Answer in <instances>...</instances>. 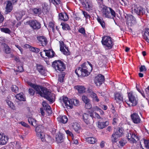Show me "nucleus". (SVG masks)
Masks as SVG:
<instances>
[{
  "mask_svg": "<svg viewBox=\"0 0 149 149\" xmlns=\"http://www.w3.org/2000/svg\"><path fill=\"white\" fill-rule=\"evenodd\" d=\"M28 84L34 88L37 93L41 96L44 97L51 103L53 102L54 101L53 98V94L48 89L42 86L35 85L31 82H29Z\"/></svg>",
  "mask_w": 149,
  "mask_h": 149,
  "instance_id": "nucleus-1",
  "label": "nucleus"
},
{
  "mask_svg": "<svg viewBox=\"0 0 149 149\" xmlns=\"http://www.w3.org/2000/svg\"><path fill=\"white\" fill-rule=\"evenodd\" d=\"M99 7L101 8V11L103 16L109 19H112L116 24H117L115 19L116 14L114 10L102 3H100Z\"/></svg>",
  "mask_w": 149,
  "mask_h": 149,
  "instance_id": "nucleus-2",
  "label": "nucleus"
},
{
  "mask_svg": "<svg viewBox=\"0 0 149 149\" xmlns=\"http://www.w3.org/2000/svg\"><path fill=\"white\" fill-rule=\"evenodd\" d=\"M59 101L62 104L64 103L67 108L72 109L73 105L78 106L79 105V100L75 99H69L66 97L63 96L59 99Z\"/></svg>",
  "mask_w": 149,
  "mask_h": 149,
  "instance_id": "nucleus-3",
  "label": "nucleus"
},
{
  "mask_svg": "<svg viewBox=\"0 0 149 149\" xmlns=\"http://www.w3.org/2000/svg\"><path fill=\"white\" fill-rule=\"evenodd\" d=\"M44 131V127L42 125H39L36 128V132L37 136L40 138L42 142L45 141L47 142H49L51 141V137L48 135H47L45 137Z\"/></svg>",
  "mask_w": 149,
  "mask_h": 149,
  "instance_id": "nucleus-4",
  "label": "nucleus"
},
{
  "mask_svg": "<svg viewBox=\"0 0 149 149\" xmlns=\"http://www.w3.org/2000/svg\"><path fill=\"white\" fill-rule=\"evenodd\" d=\"M86 65V63H84L75 70V72L79 77L87 76L90 74V71Z\"/></svg>",
  "mask_w": 149,
  "mask_h": 149,
  "instance_id": "nucleus-5",
  "label": "nucleus"
},
{
  "mask_svg": "<svg viewBox=\"0 0 149 149\" xmlns=\"http://www.w3.org/2000/svg\"><path fill=\"white\" fill-rule=\"evenodd\" d=\"M52 65L57 72L63 71L65 69V64L63 61L60 60L53 61L52 63Z\"/></svg>",
  "mask_w": 149,
  "mask_h": 149,
  "instance_id": "nucleus-6",
  "label": "nucleus"
},
{
  "mask_svg": "<svg viewBox=\"0 0 149 149\" xmlns=\"http://www.w3.org/2000/svg\"><path fill=\"white\" fill-rule=\"evenodd\" d=\"M101 42L103 45L105 46L109 49H111L113 46L112 39L109 36L103 37Z\"/></svg>",
  "mask_w": 149,
  "mask_h": 149,
  "instance_id": "nucleus-7",
  "label": "nucleus"
},
{
  "mask_svg": "<svg viewBox=\"0 0 149 149\" xmlns=\"http://www.w3.org/2000/svg\"><path fill=\"white\" fill-rule=\"evenodd\" d=\"M125 18L126 23L129 26H132L136 23L135 18L132 15L126 14Z\"/></svg>",
  "mask_w": 149,
  "mask_h": 149,
  "instance_id": "nucleus-8",
  "label": "nucleus"
},
{
  "mask_svg": "<svg viewBox=\"0 0 149 149\" xmlns=\"http://www.w3.org/2000/svg\"><path fill=\"white\" fill-rule=\"evenodd\" d=\"M128 96L129 99V102L130 103L127 102V104L129 106H136L138 103L137 98L136 97V98L132 93H129Z\"/></svg>",
  "mask_w": 149,
  "mask_h": 149,
  "instance_id": "nucleus-9",
  "label": "nucleus"
},
{
  "mask_svg": "<svg viewBox=\"0 0 149 149\" xmlns=\"http://www.w3.org/2000/svg\"><path fill=\"white\" fill-rule=\"evenodd\" d=\"M29 24L34 30H37L41 28V24L36 20H31L29 21Z\"/></svg>",
  "mask_w": 149,
  "mask_h": 149,
  "instance_id": "nucleus-10",
  "label": "nucleus"
},
{
  "mask_svg": "<svg viewBox=\"0 0 149 149\" xmlns=\"http://www.w3.org/2000/svg\"><path fill=\"white\" fill-rule=\"evenodd\" d=\"M123 133L122 129L119 128L116 131L115 133L113 134L112 136V141L113 143L116 142L117 141V139L120 137Z\"/></svg>",
  "mask_w": 149,
  "mask_h": 149,
  "instance_id": "nucleus-11",
  "label": "nucleus"
},
{
  "mask_svg": "<svg viewBox=\"0 0 149 149\" xmlns=\"http://www.w3.org/2000/svg\"><path fill=\"white\" fill-rule=\"evenodd\" d=\"M134 12L137 15H143L145 13V9L141 6L136 5L134 7Z\"/></svg>",
  "mask_w": 149,
  "mask_h": 149,
  "instance_id": "nucleus-12",
  "label": "nucleus"
},
{
  "mask_svg": "<svg viewBox=\"0 0 149 149\" xmlns=\"http://www.w3.org/2000/svg\"><path fill=\"white\" fill-rule=\"evenodd\" d=\"M104 77L103 75L100 74L96 76L95 78V82L97 86H100L104 82Z\"/></svg>",
  "mask_w": 149,
  "mask_h": 149,
  "instance_id": "nucleus-13",
  "label": "nucleus"
},
{
  "mask_svg": "<svg viewBox=\"0 0 149 149\" xmlns=\"http://www.w3.org/2000/svg\"><path fill=\"white\" fill-rule=\"evenodd\" d=\"M38 41V43L41 45L42 46H46L48 42L47 38L43 36H39L37 37Z\"/></svg>",
  "mask_w": 149,
  "mask_h": 149,
  "instance_id": "nucleus-14",
  "label": "nucleus"
},
{
  "mask_svg": "<svg viewBox=\"0 0 149 149\" xmlns=\"http://www.w3.org/2000/svg\"><path fill=\"white\" fill-rule=\"evenodd\" d=\"M9 139L7 136L5 135L4 134H1L0 133V145H4L6 144L8 142Z\"/></svg>",
  "mask_w": 149,
  "mask_h": 149,
  "instance_id": "nucleus-15",
  "label": "nucleus"
},
{
  "mask_svg": "<svg viewBox=\"0 0 149 149\" xmlns=\"http://www.w3.org/2000/svg\"><path fill=\"white\" fill-rule=\"evenodd\" d=\"M133 122L135 124H139L141 122V119L139 115L136 113H134L131 115Z\"/></svg>",
  "mask_w": 149,
  "mask_h": 149,
  "instance_id": "nucleus-16",
  "label": "nucleus"
},
{
  "mask_svg": "<svg viewBox=\"0 0 149 149\" xmlns=\"http://www.w3.org/2000/svg\"><path fill=\"white\" fill-rule=\"evenodd\" d=\"M13 4L10 1H6V5L5 8V13L7 14L11 12L13 8Z\"/></svg>",
  "mask_w": 149,
  "mask_h": 149,
  "instance_id": "nucleus-17",
  "label": "nucleus"
},
{
  "mask_svg": "<svg viewBox=\"0 0 149 149\" xmlns=\"http://www.w3.org/2000/svg\"><path fill=\"white\" fill-rule=\"evenodd\" d=\"M115 99L117 103L119 104L123 102V96L121 93L119 92L115 93Z\"/></svg>",
  "mask_w": 149,
  "mask_h": 149,
  "instance_id": "nucleus-18",
  "label": "nucleus"
},
{
  "mask_svg": "<svg viewBox=\"0 0 149 149\" xmlns=\"http://www.w3.org/2000/svg\"><path fill=\"white\" fill-rule=\"evenodd\" d=\"M36 67L37 70L41 75L44 76L46 75V70L43 66L41 65L37 64Z\"/></svg>",
  "mask_w": 149,
  "mask_h": 149,
  "instance_id": "nucleus-19",
  "label": "nucleus"
},
{
  "mask_svg": "<svg viewBox=\"0 0 149 149\" xmlns=\"http://www.w3.org/2000/svg\"><path fill=\"white\" fill-rule=\"evenodd\" d=\"M127 136L128 140L133 143L135 141V138H137L135 134L130 131L128 133Z\"/></svg>",
  "mask_w": 149,
  "mask_h": 149,
  "instance_id": "nucleus-20",
  "label": "nucleus"
},
{
  "mask_svg": "<svg viewBox=\"0 0 149 149\" xmlns=\"http://www.w3.org/2000/svg\"><path fill=\"white\" fill-rule=\"evenodd\" d=\"M89 115L86 113H84L83 115L82 118L84 122L87 125L90 124L92 122L89 118Z\"/></svg>",
  "mask_w": 149,
  "mask_h": 149,
  "instance_id": "nucleus-21",
  "label": "nucleus"
},
{
  "mask_svg": "<svg viewBox=\"0 0 149 149\" xmlns=\"http://www.w3.org/2000/svg\"><path fill=\"white\" fill-rule=\"evenodd\" d=\"M59 42L60 47V51L65 55H69V52H67L64 49V47H65V45L63 42L62 41H59Z\"/></svg>",
  "mask_w": 149,
  "mask_h": 149,
  "instance_id": "nucleus-22",
  "label": "nucleus"
},
{
  "mask_svg": "<svg viewBox=\"0 0 149 149\" xmlns=\"http://www.w3.org/2000/svg\"><path fill=\"white\" fill-rule=\"evenodd\" d=\"M59 122L63 124H65L68 121V119L67 116L65 115L59 116L57 118Z\"/></svg>",
  "mask_w": 149,
  "mask_h": 149,
  "instance_id": "nucleus-23",
  "label": "nucleus"
},
{
  "mask_svg": "<svg viewBox=\"0 0 149 149\" xmlns=\"http://www.w3.org/2000/svg\"><path fill=\"white\" fill-rule=\"evenodd\" d=\"M44 55H45L49 58H52L54 55L55 53L52 50H44Z\"/></svg>",
  "mask_w": 149,
  "mask_h": 149,
  "instance_id": "nucleus-24",
  "label": "nucleus"
},
{
  "mask_svg": "<svg viewBox=\"0 0 149 149\" xmlns=\"http://www.w3.org/2000/svg\"><path fill=\"white\" fill-rule=\"evenodd\" d=\"M42 106L45 110H46L48 113L49 114L52 113V111L50 107L48 104L45 101L42 102Z\"/></svg>",
  "mask_w": 149,
  "mask_h": 149,
  "instance_id": "nucleus-25",
  "label": "nucleus"
},
{
  "mask_svg": "<svg viewBox=\"0 0 149 149\" xmlns=\"http://www.w3.org/2000/svg\"><path fill=\"white\" fill-rule=\"evenodd\" d=\"M89 94L92 98L93 101L97 102H98L99 101V99L98 98L96 94L94 93L93 91H89Z\"/></svg>",
  "mask_w": 149,
  "mask_h": 149,
  "instance_id": "nucleus-26",
  "label": "nucleus"
},
{
  "mask_svg": "<svg viewBox=\"0 0 149 149\" xmlns=\"http://www.w3.org/2000/svg\"><path fill=\"white\" fill-rule=\"evenodd\" d=\"M59 16L61 20L65 21L68 19V16L66 13H60L59 14Z\"/></svg>",
  "mask_w": 149,
  "mask_h": 149,
  "instance_id": "nucleus-27",
  "label": "nucleus"
},
{
  "mask_svg": "<svg viewBox=\"0 0 149 149\" xmlns=\"http://www.w3.org/2000/svg\"><path fill=\"white\" fill-rule=\"evenodd\" d=\"M109 124V122L108 121L101 122H99L98 124V127L99 128L102 129L107 127Z\"/></svg>",
  "mask_w": 149,
  "mask_h": 149,
  "instance_id": "nucleus-28",
  "label": "nucleus"
},
{
  "mask_svg": "<svg viewBox=\"0 0 149 149\" xmlns=\"http://www.w3.org/2000/svg\"><path fill=\"white\" fill-rule=\"evenodd\" d=\"M56 139L57 143H61L63 141V136L62 134H59L56 135Z\"/></svg>",
  "mask_w": 149,
  "mask_h": 149,
  "instance_id": "nucleus-29",
  "label": "nucleus"
},
{
  "mask_svg": "<svg viewBox=\"0 0 149 149\" xmlns=\"http://www.w3.org/2000/svg\"><path fill=\"white\" fill-rule=\"evenodd\" d=\"M72 128L76 132H78L80 130V126L77 123L75 122L72 124Z\"/></svg>",
  "mask_w": 149,
  "mask_h": 149,
  "instance_id": "nucleus-30",
  "label": "nucleus"
},
{
  "mask_svg": "<svg viewBox=\"0 0 149 149\" xmlns=\"http://www.w3.org/2000/svg\"><path fill=\"white\" fill-rule=\"evenodd\" d=\"M28 120L29 124L34 126H36L37 124V121L31 117H29Z\"/></svg>",
  "mask_w": 149,
  "mask_h": 149,
  "instance_id": "nucleus-31",
  "label": "nucleus"
},
{
  "mask_svg": "<svg viewBox=\"0 0 149 149\" xmlns=\"http://www.w3.org/2000/svg\"><path fill=\"white\" fill-rule=\"evenodd\" d=\"M22 94L23 93H22L17 94L15 96L16 98L20 101H25V99Z\"/></svg>",
  "mask_w": 149,
  "mask_h": 149,
  "instance_id": "nucleus-32",
  "label": "nucleus"
},
{
  "mask_svg": "<svg viewBox=\"0 0 149 149\" xmlns=\"http://www.w3.org/2000/svg\"><path fill=\"white\" fill-rule=\"evenodd\" d=\"M86 140L90 144H94L97 141L96 139L93 137H89L86 138Z\"/></svg>",
  "mask_w": 149,
  "mask_h": 149,
  "instance_id": "nucleus-33",
  "label": "nucleus"
},
{
  "mask_svg": "<svg viewBox=\"0 0 149 149\" xmlns=\"http://www.w3.org/2000/svg\"><path fill=\"white\" fill-rule=\"evenodd\" d=\"M34 13L36 14L39 15H40L42 12H43L42 9L40 8H36L33 9Z\"/></svg>",
  "mask_w": 149,
  "mask_h": 149,
  "instance_id": "nucleus-34",
  "label": "nucleus"
},
{
  "mask_svg": "<svg viewBox=\"0 0 149 149\" xmlns=\"http://www.w3.org/2000/svg\"><path fill=\"white\" fill-rule=\"evenodd\" d=\"M84 7H85L88 10H92L93 7V4L88 2H87L84 3Z\"/></svg>",
  "mask_w": 149,
  "mask_h": 149,
  "instance_id": "nucleus-35",
  "label": "nucleus"
},
{
  "mask_svg": "<svg viewBox=\"0 0 149 149\" xmlns=\"http://www.w3.org/2000/svg\"><path fill=\"white\" fill-rule=\"evenodd\" d=\"M97 20L103 28L105 27V23L102 19H101L99 17H98L97 18Z\"/></svg>",
  "mask_w": 149,
  "mask_h": 149,
  "instance_id": "nucleus-36",
  "label": "nucleus"
},
{
  "mask_svg": "<svg viewBox=\"0 0 149 149\" xmlns=\"http://www.w3.org/2000/svg\"><path fill=\"white\" fill-rule=\"evenodd\" d=\"M0 30L2 32L10 34L11 33V31L8 28H0Z\"/></svg>",
  "mask_w": 149,
  "mask_h": 149,
  "instance_id": "nucleus-37",
  "label": "nucleus"
},
{
  "mask_svg": "<svg viewBox=\"0 0 149 149\" xmlns=\"http://www.w3.org/2000/svg\"><path fill=\"white\" fill-rule=\"evenodd\" d=\"M4 47L5 48V52L7 54L10 53V48L7 45L4 43Z\"/></svg>",
  "mask_w": 149,
  "mask_h": 149,
  "instance_id": "nucleus-38",
  "label": "nucleus"
},
{
  "mask_svg": "<svg viewBox=\"0 0 149 149\" xmlns=\"http://www.w3.org/2000/svg\"><path fill=\"white\" fill-rule=\"evenodd\" d=\"M79 92L80 93H82L85 91V88L83 86H79L77 87V88Z\"/></svg>",
  "mask_w": 149,
  "mask_h": 149,
  "instance_id": "nucleus-39",
  "label": "nucleus"
},
{
  "mask_svg": "<svg viewBox=\"0 0 149 149\" xmlns=\"http://www.w3.org/2000/svg\"><path fill=\"white\" fill-rule=\"evenodd\" d=\"M65 76V74L64 73H61L60 75L59 76L58 78V81L60 82H63L64 81V78Z\"/></svg>",
  "mask_w": 149,
  "mask_h": 149,
  "instance_id": "nucleus-40",
  "label": "nucleus"
},
{
  "mask_svg": "<svg viewBox=\"0 0 149 149\" xmlns=\"http://www.w3.org/2000/svg\"><path fill=\"white\" fill-rule=\"evenodd\" d=\"M42 9L43 12H46L47 10V6L48 5L45 2L43 3L42 4Z\"/></svg>",
  "mask_w": 149,
  "mask_h": 149,
  "instance_id": "nucleus-41",
  "label": "nucleus"
},
{
  "mask_svg": "<svg viewBox=\"0 0 149 149\" xmlns=\"http://www.w3.org/2000/svg\"><path fill=\"white\" fill-rule=\"evenodd\" d=\"M6 103L8 104V105L9 107L13 109H15V107L13 103L11 101L8 100H6Z\"/></svg>",
  "mask_w": 149,
  "mask_h": 149,
  "instance_id": "nucleus-42",
  "label": "nucleus"
},
{
  "mask_svg": "<svg viewBox=\"0 0 149 149\" xmlns=\"http://www.w3.org/2000/svg\"><path fill=\"white\" fill-rule=\"evenodd\" d=\"M61 24L62 25V29H63L66 30L70 29V26L67 24L62 23Z\"/></svg>",
  "mask_w": 149,
  "mask_h": 149,
  "instance_id": "nucleus-43",
  "label": "nucleus"
},
{
  "mask_svg": "<svg viewBox=\"0 0 149 149\" xmlns=\"http://www.w3.org/2000/svg\"><path fill=\"white\" fill-rule=\"evenodd\" d=\"M90 116L92 118H93L94 116V117L96 118H97L99 119L101 118V117L96 112H95L94 113H90Z\"/></svg>",
  "mask_w": 149,
  "mask_h": 149,
  "instance_id": "nucleus-44",
  "label": "nucleus"
},
{
  "mask_svg": "<svg viewBox=\"0 0 149 149\" xmlns=\"http://www.w3.org/2000/svg\"><path fill=\"white\" fill-rule=\"evenodd\" d=\"M11 88L13 92L15 93H17L18 92V88L16 85H13Z\"/></svg>",
  "mask_w": 149,
  "mask_h": 149,
  "instance_id": "nucleus-45",
  "label": "nucleus"
},
{
  "mask_svg": "<svg viewBox=\"0 0 149 149\" xmlns=\"http://www.w3.org/2000/svg\"><path fill=\"white\" fill-rule=\"evenodd\" d=\"M84 17L86 18V20L88 19H89L90 18V15L88 13L84 11H82Z\"/></svg>",
  "mask_w": 149,
  "mask_h": 149,
  "instance_id": "nucleus-46",
  "label": "nucleus"
},
{
  "mask_svg": "<svg viewBox=\"0 0 149 149\" xmlns=\"http://www.w3.org/2000/svg\"><path fill=\"white\" fill-rule=\"evenodd\" d=\"M30 50L33 52L38 53L40 51V49L33 47H30Z\"/></svg>",
  "mask_w": 149,
  "mask_h": 149,
  "instance_id": "nucleus-47",
  "label": "nucleus"
},
{
  "mask_svg": "<svg viewBox=\"0 0 149 149\" xmlns=\"http://www.w3.org/2000/svg\"><path fill=\"white\" fill-rule=\"evenodd\" d=\"M144 143L146 148L149 149V140L144 139Z\"/></svg>",
  "mask_w": 149,
  "mask_h": 149,
  "instance_id": "nucleus-48",
  "label": "nucleus"
},
{
  "mask_svg": "<svg viewBox=\"0 0 149 149\" xmlns=\"http://www.w3.org/2000/svg\"><path fill=\"white\" fill-rule=\"evenodd\" d=\"M82 99V100L85 103L88 102H90V100L86 96H83Z\"/></svg>",
  "mask_w": 149,
  "mask_h": 149,
  "instance_id": "nucleus-49",
  "label": "nucleus"
},
{
  "mask_svg": "<svg viewBox=\"0 0 149 149\" xmlns=\"http://www.w3.org/2000/svg\"><path fill=\"white\" fill-rule=\"evenodd\" d=\"M49 1L50 2L52 3L55 5H58L61 2L60 0H49Z\"/></svg>",
  "mask_w": 149,
  "mask_h": 149,
  "instance_id": "nucleus-50",
  "label": "nucleus"
},
{
  "mask_svg": "<svg viewBox=\"0 0 149 149\" xmlns=\"http://www.w3.org/2000/svg\"><path fill=\"white\" fill-rule=\"evenodd\" d=\"M119 117L117 115H115L114 116L113 119V124H116L118 120Z\"/></svg>",
  "mask_w": 149,
  "mask_h": 149,
  "instance_id": "nucleus-51",
  "label": "nucleus"
},
{
  "mask_svg": "<svg viewBox=\"0 0 149 149\" xmlns=\"http://www.w3.org/2000/svg\"><path fill=\"white\" fill-rule=\"evenodd\" d=\"M85 107L86 109H89L91 108L92 105L90 103V102H88L85 103Z\"/></svg>",
  "mask_w": 149,
  "mask_h": 149,
  "instance_id": "nucleus-52",
  "label": "nucleus"
},
{
  "mask_svg": "<svg viewBox=\"0 0 149 149\" xmlns=\"http://www.w3.org/2000/svg\"><path fill=\"white\" fill-rule=\"evenodd\" d=\"M137 90L142 95L144 98H146V99H147V98L146 97V96L145 95V94L144 93V92L143 91L141 90L139 88H137Z\"/></svg>",
  "mask_w": 149,
  "mask_h": 149,
  "instance_id": "nucleus-53",
  "label": "nucleus"
},
{
  "mask_svg": "<svg viewBox=\"0 0 149 149\" xmlns=\"http://www.w3.org/2000/svg\"><path fill=\"white\" fill-rule=\"evenodd\" d=\"M49 26L52 29V31L54 32V23L52 22H49Z\"/></svg>",
  "mask_w": 149,
  "mask_h": 149,
  "instance_id": "nucleus-54",
  "label": "nucleus"
},
{
  "mask_svg": "<svg viewBox=\"0 0 149 149\" xmlns=\"http://www.w3.org/2000/svg\"><path fill=\"white\" fill-rule=\"evenodd\" d=\"M29 93L31 95L33 96L35 94V91L32 88H29Z\"/></svg>",
  "mask_w": 149,
  "mask_h": 149,
  "instance_id": "nucleus-55",
  "label": "nucleus"
},
{
  "mask_svg": "<svg viewBox=\"0 0 149 149\" xmlns=\"http://www.w3.org/2000/svg\"><path fill=\"white\" fill-rule=\"evenodd\" d=\"M24 70V69L23 67L22 66H19L17 67V71L19 72H22Z\"/></svg>",
  "mask_w": 149,
  "mask_h": 149,
  "instance_id": "nucleus-56",
  "label": "nucleus"
},
{
  "mask_svg": "<svg viewBox=\"0 0 149 149\" xmlns=\"http://www.w3.org/2000/svg\"><path fill=\"white\" fill-rule=\"evenodd\" d=\"M79 32L83 34H85V30L84 29L83 27L81 28L78 30Z\"/></svg>",
  "mask_w": 149,
  "mask_h": 149,
  "instance_id": "nucleus-57",
  "label": "nucleus"
},
{
  "mask_svg": "<svg viewBox=\"0 0 149 149\" xmlns=\"http://www.w3.org/2000/svg\"><path fill=\"white\" fill-rule=\"evenodd\" d=\"M147 70L146 67L145 65H142L141 67L140 68V71L141 72H143V71H146Z\"/></svg>",
  "mask_w": 149,
  "mask_h": 149,
  "instance_id": "nucleus-58",
  "label": "nucleus"
},
{
  "mask_svg": "<svg viewBox=\"0 0 149 149\" xmlns=\"http://www.w3.org/2000/svg\"><path fill=\"white\" fill-rule=\"evenodd\" d=\"M119 143L120 145L123 146L125 145L126 142L125 140L122 139L119 141Z\"/></svg>",
  "mask_w": 149,
  "mask_h": 149,
  "instance_id": "nucleus-59",
  "label": "nucleus"
},
{
  "mask_svg": "<svg viewBox=\"0 0 149 149\" xmlns=\"http://www.w3.org/2000/svg\"><path fill=\"white\" fill-rule=\"evenodd\" d=\"M146 95L147 97H149V86L145 89Z\"/></svg>",
  "mask_w": 149,
  "mask_h": 149,
  "instance_id": "nucleus-60",
  "label": "nucleus"
},
{
  "mask_svg": "<svg viewBox=\"0 0 149 149\" xmlns=\"http://www.w3.org/2000/svg\"><path fill=\"white\" fill-rule=\"evenodd\" d=\"M15 144V148L16 149H20V146L19 142L16 141Z\"/></svg>",
  "mask_w": 149,
  "mask_h": 149,
  "instance_id": "nucleus-61",
  "label": "nucleus"
},
{
  "mask_svg": "<svg viewBox=\"0 0 149 149\" xmlns=\"http://www.w3.org/2000/svg\"><path fill=\"white\" fill-rule=\"evenodd\" d=\"M66 134L71 136H73V134L69 130H67L65 131Z\"/></svg>",
  "mask_w": 149,
  "mask_h": 149,
  "instance_id": "nucleus-62",
  "label": "nucleus"
},
{
  "mask_svg": "<svg viewBox=\"0 0 149 149\" xmlns=\"http://www.w3.org/2000/svg\"><path fill=\"white\" fill-rule=\"evenodd\" d=\"M18 0H10V2L13 5H15L17 4Z\"/></svg>",
  "mask_w": 149,
  "mask_h": 149,
  "instance_id": "nucleus-63",
  "label": "nucleus"
},
{
  "mask_svg": "<svg viewBox=\"0 0 149 149\" xmlns=\"http://www.w3.org/2000/svg\"><path fill=\"white\" fill-rule=\"evenodd\" d=\"M20 123L21 125L24 127H29V125L24 122H21Z\"/></svg>",
  "mask_w": 149,
  "mask_h": 149,
  "instance_id": "nucleus-64",
  "label": "nucleus"
}]
</instances>
